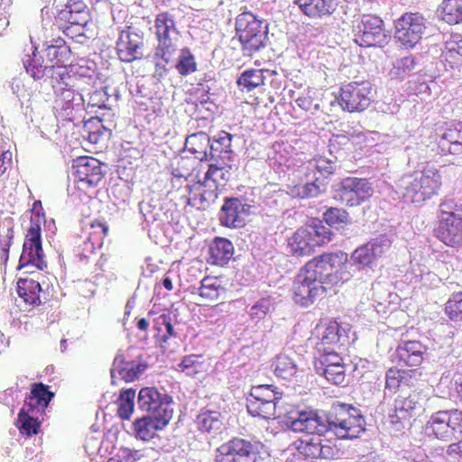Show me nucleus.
I'll return each instance as SVG.
<instances>
[{"instance_id": "052dcab7", "label": "nucleus", "mask_w": 462, "mask_h": 462, "mask_svg": "<svg viewBox=\"0 0 462 462\" xmlns=\"http://www.w3.org/2000/svg\"><path fill=\"white\" fill-rule=\"evenodd\" d=\"M309 164L316 169V171L324 178H328L335 171L334 163L324 156H316L309 162Z\"/></svg>"}, {"instance_id": "cd10ccee", "label": "nucleus", "mask_w": 462, "mask_h": 462, "mask_svg": "<svg viewBox=\"0 0 462 462\" xmlns=\"http://www.w3.org/2000/svg\"><path fill=\"white\" fill-rule=\"evenodd\" d=\"M171 420V418L169 417L168 413L159 416L149 414L137 419L134 422L136 437L142 440H150L158 430L166 427Z\"/></svg>"}, {"instance_id": "de8ad7c7", "label": "nucleus", "mask_w": 462, "mask_h": 462, "mask_svg": "<svg viewBox=\"0 0 462 462\" xmlns=\"http://www.w3.org/2000/svg\"><path fill=\"white\" fill-rule=\"evenodd\" d=\"M263 69H248L244 71L237 79V85L243 87L247 91H251L257 87L264 84L265 77Z\"/></svg>"}, {"instance_id": "e433bc0d", "label": "nucleus", "mask_w": 462, "mask_h": 462, "mask_svg": "<svg viewBox=\"0 0 462 462\" xmlns=\"http://www.w3.org/2000/svg\"><path fill=\"white\" fill-rule=\"evenodd\" d=\"M199 430L216 436L223 428L222 414L218 411L203 410L195 420Z\"/></svg>"}, {"instance_id": "6e6d98bb", "label": "nucleus", "mask_w": 462, "mask_h": 462, "mask_svg": "<svg viewBox=\"0 0 462 462\" xmlns=\"http://www.w3.org/2000/svg\"><path fill=\"white\" fill-rule=\"evenodd\" d=\"M351 259L354 263L363 267L371 266L376 261L367 243L357 247L353 252Z\"/></svg>"}, {"instance_id": "393cba45", "label": "nucleus", "mask_w": 462, "mask_h": 462, "mask_svg": "<svg viewBox=\"0 0 462 462\" xmlns=\"http://www.w3.org/2000/svg\"><path fill=\"white\" fill-rule=\"evenodd\" d=\"M171 399L167 395H162L154 387L142 388L138 395V405L141 410L150 413V415H163L168 413L172 418V409L170 408Z\"/></svg>"}, {"instance_id": "72a5a7b5", "label": "nucleus", "mask_w": 462, "mask_h": 462, "mask_svg": "<svg viewBox=\"0 0 462 462\" xmlns=\"http://www.w3.org/2000/svg\"><path fill=\"white\" fill-rule=\"evenodd\" d=\"M233 135L226 131H220L210 140V160L233 162L232 151Z\"/></svg>"}, {"instance_id": "680f3d73", "label": "nucleus", "mask_w": 462, "mask_h": 462, "mask_svg": "<svg viewBox=\"0 0 462 462\" xmlns=\"http://www.w3.org/2000/svg\"><path fill=\"white\" fill-rule=\"evenodd\" d=\"M201 356L190 355L183 357L179 365L180 369L187 374H196L202 368V363L199 362Z\"/></svg>"}, {"instance_id": "39448f33", "label": "nucleus", "mask_w": 462, "mask_h": 462, "mask_svg": "<svg viewBox=\"0 0 462 462\" xmlns=\"http://www.w3.org/2000/svg\"><path fill=\"white\" fill-rule=\"evenodd\" d=\"M154 34L157 41L154 58L170 63L177 52L180 41L174 15L168 11L157 14L154 19Z\"/></svg>"}, {"instance_id": "4d7b16f0", "label": "nucleus", "mask_w": 462, "mask_h": 462, "mask_svg": "<svg viewBox=\"0 0 462 462\" xmlns=\"http://www.w3.org/2000/svg\"><path fill=\"white\" fill-rule=\"evenodd\" d=\"M13 227L0 228V262L5 264L9 259V250L14 240Z\"/></svg>"}, {"instance_id": "774afa93", "label": "nucleus", "mask_w": 462, "mask_h": 462, "mask_svg": "<svg viewBox=\"0 0 462 462\" xmlns=\"http://www.w3.org/2000/svg\"><path fill=\"white\" fill-rule=\"evenodd\" d=\"M320 193L319 186L316 181L307 182L298 187L297 195L302 199L316 197Z\"/></svg>"}, {"instance_id": "4468645a", "label": "nucleus", "mask_w": 462, "mask_h": 462, "mask_svg": "<svg viewBox=\"0 0 462 462\" xmlns=\"http://www.w3.org/2000/svg\"><path fill=\"white\" fill-rule=\"evenodd\" d=\"M337 199L347 208H354L368 201L374 193L372 184L367 179L346 177L337 189Z\"/></svg>"}, {"instance_id": "0e129e2a", "label": "nucleus", "mask_w": 462, "mask_h": 462, "mask_svg": "<svg viewBox=\"0 0 462 462\" xmlns=\"http://www.w3.org/2000/svg\"><path fill=\"white\" fill-rule=\"evenodd\" d=\"M319 363L320 366L318 367V369L323 371L324 368H329L332 365H340L344 363V361L342 356L338 354V350H334L319 354Z\"/></svg>"}, {"instance_id": "9d476101", "label": "nucleus", "mask_w": 462, "mask_h": 462, "mask_svg": "<svg viewBox=\"0 0 462 462\" xmlns=\"http://www.w3.org/2000/svg\"><path fill=\"white\" fill-rule=\"evenodd\" d=\"M411 180L405 187V196L412 202L425 201L437 195L442 186L439 171L434 166H425L420 171H415Z\"/></svg>"}, {"instance_id": "b1692460", "label": "nucleus", "mask_w": 462, "mask_h": 462, "mask_svg": "<svg viewBox=\"0 0 462 462\" xmlns=\"http://www.w3.org/2000/svg\"><path fill=\"white\" fill-rule=\"evenodd\" d=\"M144 46L142 35L131 32L130 27L120 32L116 42V53L118 59L125 63H132L143 59Z\"/></svg>"}, {"instance_id": "4c0bfd02", "label": "nucleus", "mask_w": 462, "mask_h": 462, "mask_svg": "<svg viewBox=\"0 0 462 462\" xmlns=\"http://www.w3.org/2000/svg\"><path fill=\"white\" fill-rule=\"evenodd\" d=\"M209 254L212 264L223 266L233 257V244L226 238L216 237L210 245Z\"/></svg>"}, {"instance_id": "aec40b11", "label": "nucleus", "mask_w": 462, "mask_h": 462, "mask_svg": "<svg viewBox=\"0 0 462 462\" xmlns=\"http://www.w3.org/2000/svg\"><path fill=\"white\" fill-rule=\"evenodd\" d=\"M104 164L92 156H79L73 161L79 187L94 188L104 179Z\"/></svg>"}, {"instance_id": "6ab92c4d", "label": "nucleus", "mask_w": 462, "mask_h": 462, "mask_svg": "<svg viewBox=\"0 0 462 462\" xmlns=\"http://www.w3.org/2000/svg\"><path fill=\"white\" fill-rule=\"evenodd\" d=\"M74 77L69 69L60 67L50 76V83L54 90V104L57 108L70 109L75 97Z\"/></svg>"}, {"instance_id": "bf43d9fd", "label": "nucleus", "mask_w": 462, "mask_h": 462, "mask_svg": "<svg viewBox=\"0 0 462 462\" xmlns=\"http://www.w3.org/2000/svg\"><path fill=\"white\" fill-rule=\"evenodd\" d=\"M271 306L272 301L270 297L258 300L250 309L249 316L251 319L256 322L263 320L269 313Z\"/></svg>"}, {"instance_id": "13d9d810", "label": "nucleus", "mask_w": 462, "mask_h": 462, "mask_svg": "<svg viewBox=\"0 0 462 462\" xmlns=\"http://www.w3.org/2000/svg\"><path fill=\"white\" fill-rule=\"evenodd\" d=\"M322 374L325 378L336 385H343L346 383V365H332L329 368H324Z\"/></svg>"}, {"instance_id": "c756f323", "label": "nucleus", "mask_w": 462, "mask_h": 462, "mask_svg": "<svg viewBox=\"0 0 462 462\" xmlns=\"http://www.w3.org/2000/svg\"><path fill=\"white\" fill-rule=\"evenodd\" d=\"M420 409V404L417 395L397 398L394 401L393 412L391 414L392 422L402 423L409 421L418 414Z\"/></svg>"}, {"instance_id": "1a4fd4ad", "label": "nucleus", "mask_w": 462, "mask_h": 462, "mask_svg": "<svg viewBox=\"0 0 462 462\" xmlns=\"http://www.w3.org/2000/svg\"><path fill=\"white\" fill-rule=\"evenodd\" d=\"M42 222L43 217H37L35 222L30 225L26 231L22 254L19 259L18 269L20 270L35 268L38 271H42L47 267L42 245Z\"/></svg>"}, {"instance_id": "f257e3e1", "label": "nucleus", "mask_w": 462, "mask_h": 462, "mask_svg": "<svg viewBox=\"0 0 462 462\" xmlns=\"http://www.w3.org/2000/svg\"><path fill=\"white\" fill-rule=\"evenodd\" d=\"M348 255L344 252L324 253L308 261L303 268L314 281L325 286V291L347 282Z\"/></svg>"}, {"instance_id": "09e8293b", "label": "nucleus", "mask_w": 462, "mask_h": 462, "mask_svg": "<svg viewBox=\"0 0 462 462\" xmlns=\"http://www.w3.org/2000/svg\"><path fill=\"white\" fill-rule=\"evenodd\" d=\"M135 391L126 389L121 392L117 399V415L122 420H129L134 412Z\"/></svg>"}, {"instance_id": "7ed1b4c3", "label": "nucleus", "mask_w": 462, "mask_h": 462, "mask_svg": "<svg viewBox=\"0 0 462 462\" xmlns=\"http://www.w3.org/2000/svg\"><path fill=\"white\" fill-rule=\"evenodd\" d=\"M235 30L245 55L251 57L266 46L268 26L252 12H243L236 17Z\"/></svg>"}, {"instance_id": "79ce46f5", "label": "nucleus", "mask_w": 462, "mask_h": 462, "mask_svg": "<svg viewBox=\"0 0 462 462\" xmlns=\"http://www.w3.org/2000/svg\"><path fill=\"white\" fill-rule=\"evenodd\" d=\"M38 415L39 414H32L27 408L22 407L16 420V426L21 434L27 437L38 434L41 426L38 420Z\"/></svg>"}, {"instance_id": "0eeeda50", "label": "nucleus", "mask_w": 462, "mask_h": 462, "mask_svg": "<svg viewBox=\"0 0 462 462\" xmlns=\"http://www.w3.org/2000/svg\"><path fill=\"white\" fill-rule=\"evenodd\" d=\"M424 432L429 438L443 441L462 438V411L450 410L433 413L424 426Z\"/></svg>"}, {"instance_id": "a18cd8bd", "label": "nucleus", "mask_w": 462, "mask_h": 462, "mask_svg": "<svg viewBox=\"0 0 462 462\" xmlns=\"http://www.w3.org/2000/svg\"><path fill=\"white\" fill-rule=\"evenodd\" d=\"M442 57L445 64L451 69L462 66V39L447 42Z\"/></svg>"}, {"instance_id": "bb28decb", "label": "nucleus", "mask_w": 462, "mask_h": 462, "mask_svg": "<svg viewBox=\"0 0 462 462\" xmlns=\"http://www.w3.org/2000/svg\"><path fill=\"white\" fill-rule=\"evenodd\" d=\"M53 397L54 393L50 391L48 385L33 383L31 384L30 393L23 406L29 409L32 414H42Z\"/></svg>"}, {"instance_id": "c03bdc74", "label": "nucleus", "mask_w": 462, "mask_h": 462, "mask_svg": "<svg viewBox=\"0 0 462 462\" xmlns=\"http://www.w3.org/2000/svg\"><path fill=\"white\" fill-rule=\"evenodd\" d=\"M84 131L88 140L94 144L102 143L110 135V131L103 125L101 118L93 116L85 122Z\"/></svg>"}, {"instance_id": "7c9ffc66", "label": "nucleus", "mask_w": 462, "mask_h": 462, "mask_svg": "<svg viewBox=\"0 0 462 462\" xmlns=\"http://www.w3.org/2000/svg\"><path fill=\"white\" fill-rule=\"evenodd\" d=\"M329 150L336 156H353L360 150V135L334 134L329 140Z\"/></svg>"}, {"instance_id": "f704fd0d", "label": "nucleus", "mask_w": 462, "mask_h": 462, "mask_svg": "<svg viewBox=\"0 0 462 462\" xmlns=\"http://www.w3.org/2000/svg\"><path fill=\"white\" fill-rule=\"evenodd\" d=\"M216 162L208 166L203 180L199 181L203 186H211L210 182L216 187H223L228 180L229 170L232 162H224L214 160Z\"/></svg>"}, {"instance_id": "e2e57ef3", "label": "nucleus", "mask_w": 462, "mask_h": 462, "mask_svg": "<svg viewBox=\"0 0 462 462\" xmlns=\"http://www.w3.org/2000/svg\"><path fill=\"white\" fill-rule=\"evenodd\" d=\"M367 244L370 245V249L377 260L391 247L392 242L386 236L382 235L372 239Z\"/></svg>"}, {"instance_id": "dca6fc26", "label": "nucleus", "mask_w": 462, "mask_h": 462, "mask_svg": "<svg viewBox=\"0 0 462 462\" xmlns=\"http://www.w3.org/2000/svg\"><path fill=\"white\" fill-rule=\"evenodd\" d=\"M425 19L420 13L408 12L395 22V39L405 49L413 48L422 38Z\"/></svg>"}, {"instance_id": "37998d69", "label": "nucleus", "mask_w": 462, "mask_h": 462, "mask_svg": "<svg viewBox=\"0 0 462 462\" xmlns=\"http://www.w3.org/2000/svg\"><path fill=\"white\" fill-rule=\"evenodd\" d=\"M439 13L441 19L448 24L462 23V0H443Z\"/></svg>"}, {"instance_id": "ddd939ff", "label": "nucleus", "mask_w": 462, "mask_h": 462, "mask_svg": "<svg viewBox=\"0 0 462 462\" xmlns=\"http://www.w3.org/2000/svg\"><path fill=\"white\" fill-rule=\"evenodd\" d=\"M346 330L336 320L318 324L312 331L310 340L319 354L339 350L347 342Z\"/></svg>"}, {"instance_id": "ea45409f", "label": "nucleus", "mask_w": 462, "mask_h": 462, "mask_svg": "<svg viewBox=\"0 0 462 462\" xmlns=\"http://www.w3.org/2000/svg\"><path fill=\"white\" fill-rule=\"evenodd\" d=\"M143 371L141 365L134 361H125L122 356H116L111 373L114 376L116 372L124 381L130 383L136 380Z\"/></svg>"}, {"instance_id": "49530a36", "label": "nucleus", "mask_w": 462, "mask_h": 462, "mask_svg": "<svg viewBox=\"0 0 462 462\" xmlns=\"http://www.w3.org/2000/svg\"><path fill=\"white\" fill-rule=\"evenodd\" d=\"M108 235V226L106 222L99 219L93 220L89 225L88 241L91 244V251L96 247L100 248L103 245L105 238Z\"/></svg>"}, {"instance_id": "412c9836", "label": "nucleus", "mask_w": 462, "mask_h": 462, "mask_svg": "<svg viewBox=\"0 0 462 462\" xmlns=\"http://www.w3.org/2000/svg\"><path fill=\"white\" fill-rule=\"evenodd\" d=\"M325 292V286L314 281L302 267L292 284V298L296 304L309 306Z\"/></svg>"}, {"instance_id": "58836bf2", "label": "nucleus", "mask_w": 462, "mask_h": 462, "mask_svg": "<svg viewBox=\"0 0 462 462\" xmlns=\"http://www.w3.org/2000/svg\"><path fill=\"white\" fill-rule=\"evenodd\" d=\"M441 140L448 143L446 151L449 154H462V121L453 122L442 134Z\"/></svg>"}, {"instance_id": "5fc2aeb1", "label": "nucleus", "mask_w": 462, "mask_h": 462, "mask_svg": "<svg viewBox=\"0 0 462 462\" xmlns=\"http://www.w3.org/2000/svg\"><path fill=\"white\" fill-rule=\"evenodd\" d=\"M323 220L329 226H337L349 223L350 217L346 209L330 207L323 213Z\"/></svg>"}, {"instance_id": "c85d7f7f", "label": "nucleus", "mask_w": 462, "mask_h": 462, "mask_svg": "<svg viewBox=\"0 0 462 462\" xmlns=\"http://www.w3.org/2000/svg\"><path fill=\"white\" fill-rule=\"evenodd\" d=\"M301 13L313 19L331 15L337 8V0H295Z\"/></svg>"}, {"instance_id": "2f4dec72", "label": "nucleus", "mask_w": 462, "mask_h": 462, "mask_svg": "<svg viewBox=\"0 0 462 462\" xmlns=\"http://www.w3.org/2000/svg\"><path fill=\"white\" fill-rule=\"evenodd\" d=\"M225 292V288L217 277L206 276L200 282L199 288V306H209L216 303Z\"/></svg>"}, {"instance_id": "9b49d317", "label": "nucleus", "mask_w": 462, "mask_h": 462, "mask_svg": "<svg viewBox=\"0 0 462 462\" xmlns=\"http://www.w3.org/2000/svg\"><path fill=\"white\" fill-rule=\"evenodd\" d=\"M281 399L282 393L273 384L253 386L247 398V411L265 420L279 418L276 415V404Z\"/></svg>"}, {"instance_id": "a19ab883", "label": "nucleus", "mask_w": 462, "mask_h": 462, "mask_svg": "<svg viewBox=\"0 0 462 462\" xmlns=\"http://www.w3.org/2000/svg\"><path fill=\"white\" fill-rule=\"evenodd\" d=\"M45 51L48 60L51 63L49 69L50 75L52 74L54 69L60 67L68 69L73 62L69 46H58L57 49L46 48Z\"/></svg>"}, {"instance_id": "603ef678", "label": "nucleus", "mask_w": 462, "mask_h": 462, "mask_svg": "<svg viewBox=\"0 0 462 462\" xmlns=\"http://www.w3.org/2000/svg\"><path fill=\"white\" fill-rule=\"evenodd\" d=\"M175 68L180 76H188L197 70V62L189 48L180 50Z\"/></svg>"}, {"instance_id": "a211bd4d", "label": "nucleus", "mask_w": 462, "mask_h": 462, "mask_svg": "<svg viewBox=\"0 0 462 462\" xmlns=\"http://www.w3.org/2000/svg\"><path fill=\"white\" fill-rule=\"evenodd\" d=\"M386 37L383 21L378 15L363 14L356 25L354 41L361 47L380 46L385 42Z\"/></svg>"}, {"instance_id": "864d4df0", "label": "nucleus", "mask_w": 462, "mask_h": 462, "mask_svg": "<svg viewBox=\"0 0 462 462\" xmlns=\"http://www.w3.org/2000/svg\"><path fill=\"white\" fill-rule=\"evenodd\" d=\"M445 313L452 321H462V291L452 293L445 303Z\"/></svg>"}, {"instance_id": "f03ea898", "label": "nucleus", "mask_w": 462, "mask_h": 462, "mask_svg": "<svg viewBox=\"0 0 462 462\" xmlns=\"http://www.w3.org/2000/svg\"><path fill=\"white\" fill-rule=\"evenodd\" d=\"M434 235L448 247H462V204L452 199L440 202Z\"/></svg>"}, {"instance_id": "20e7f679", "label": "nucleus", "mask_w": 462, "mask_h": 462, "mask_svg": "<svg viewBox=\"0 0 462 462\" xmlns=\"http://www.w3.org/2000/svg\"><path fill=\"white\" fill-rule=\"evenodd\" d=\"M332 232L321 221H313L299 227L287 240L290 254L297 257L312 254L318 247L329 243Z\"/></svg>"}, {"instance_id": "4be33fe9", "label": "nucleus", "mask_w": 462, "mask_h": 462, "mask_svg": "<svg viewBox=\"0 0 462 462\" xmlns=\"http://www.w3.org/2000/svg\"><path fill=\"white\" fill-rule=\"evenodd\" d=\"M285 424L294 432L311 436L322 435L327 431V425L312 411H291L289 413Z\"/></svg>"}, {"instance_id": "f8f14e48", "label": "nucleus", "mask_w": 462, "mask_h": 462, "mask_svg": "<svg viewBox=\"0 0 462 462\" xmlns=\"http://www.w3.org/2000/svg\"><path fill=\"white\" fill-rule=\"evenodd\" d=\"M294 446L298 454L307 462H328L337 459L340 455L336 442L322 435L298 439Z\"/></svg>"}, {"instance_id": "3c124183", "label": "nucleus", "mask_w": 462, "mask_h": 462, "mask_svg": "<svg viewBox=\"0 0 462 462\" xmlns=\"http://www.w3.org/2000/svg\"><path fill=\"white\" fill-rule=\"evenodd\" d=\"M42 58L36 51L24 62L25 69L35 80L42 79L45 75L50 78V66L43 65Z\"/></svg>"}, {"instance_id": "2eb2a0df", "label": "nucleus", "mask_w": 462, "mask_h": 462, "mask_svg": "<svg viewBox=\"0 0 462 462\" xmlns=\"http://www.w3.org/2000/svg\"><path fill=\"white\" fill-rule=\"evenodd\" d=\"M371 100L372 86L369 81H352L340 88L338 103L345 111L362 112L370 106Z\"/></svg>"}, {"instance_id": "6e6552de", "label": "nucleus", "mask_w": 462, "mask_h": 462, "mask_svg": "<svg viewBox=\"0 0 462 462\" xmlns=\"http://www.w3.org/2000/svg\"><path fill=\"white\" fill-rule=\"evenodd\" d=\"M55 18L63 33L73 39L84 34V28L91 20V14L83 1L68 0L57 12Z\"/></svg>"}, {"instance_id": "a878e982", "label": "nucleus", "mask_w": 462, "mask_h": 462, "mask_svg": "<svg viewBox=\"0 0 462 462\" xmlns=\"http://www.w3.org/2000/svg\"><path fill=\"white\" fill-rule=\"evenodd\" d=\"M427 350V346L419 340H402L395 350L397 362L405 366H419L422 364Z\"/></svg>"}, {"instance_id": "423d86ee", "label": "nucleus", "mask_w": 462, "mask_h": 462, "mask_svg": "<svg viewBox=\"0 0 462 462\" xmlns=\"http://www.w3.org/2000/svg\"><path fill=\"white\" fill-rule=\"evenodd\" d=\"M328 427L339 439H356L364 431L360 411L350 404L339 403L328 416Z\"/></svg>"}, {"instance_id": "c9c22d12", "label": "nucleus", "mask_w": 462, "mask_h": 462, "mask_svg": "<svg viewBox=\"0 0 462 462\" xmlns=\"http://www.w3.org/2000/svg\"><path fill=\"white\" fill-rule=\"evenodd\" d=\"M210 138L204 132H198L186 138L185 148L200 162L210 160L208 149H210Z\"/></svg>"}, {"instance_id": "69168bd1", "label": "nucleus", "mask_w": 462, "mask_h": 462, "mask_svg": "<svg viewBox=\"0 0 462 462\" xmlns=\"http://www.w3.org/2000/svg\"><path fill=\"white\" fill-rule=\"evenodd\" d=\"M401 376V387H414L422 374L418 369H399Z\"/></svg>"}, {"instance_id": "5701e85b", "label": "nucleus", "mask_w": 462, "mask_h": 462, "mask_svg": "<svg viewBox=\"0 0 462 462\" xmlns=\"http://www.w3.org/2000/svg\"><path fill=\"white\" fill-rule=\"evenodd\" d=\"M250 208L248 204L238 198H226L221 208L219 221L222 226L229 228L243 227L250 215Z\"/></svg>"}, {"instance_id": "f3484780", "label": "nucleus", "mask_w": 462, "mask_h": 462, "mask_svg": "<svg viewBox=\"0 0 462 462\" xmlns=\"http://www.w3.org/2000/svg\"><path fill=\"white\" fill-rule=\"evenodd\" d=\"M257 447L249 440L233 438L216 449L215 462H255Z\"/></svg>"}, {"instance_id": "338daca9", "label": "nucleus", "mask_w": 462, "mask_h": 462, "mask_svg": "<svg viewBox=\"0 0 462 462\" xmlns=\"http://www.w3.org/2000/svg\"><path fill=\"white\" fill-rule=\"evenodd\" d=\"M401 388V376L399 369L391 367L385 374V389L397 392Z\"/></svg>"}, {"instance_id": "8fccbe9b", "label": "nucleus", "mask_w": 462, "mask_h": 462, "mask_svg": "<svg viewBox=\"0 0 462 462\" xmlns=\"http://www.w3.org/2000/svg\"><path fill=\"white\" fill-rule=\"evenodd\" d=\"M273 366L276 376L285 380L291 379L297 373V366L293 360L284 355L278 356L274 360Z\"/></svg>"}, {"instance_id": "473e14b6", "label": "nucleus", "mask_w": 462, "mask_h": 462, "mask_svg": "<svg viewBox=\"0 0 462 462\" xmlns=\"http://www.w3.org/2000/svg\"><path fill=\"white\" fill-rule=\"evenodd\" d=\"M41 291L40 282L32 278H20L17 282V293L30 310L41 305Z\"/></svg>"}]
</instances>
